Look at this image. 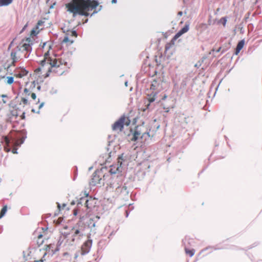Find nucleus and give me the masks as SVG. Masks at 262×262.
<instances>
[{
	"instance_id": "obj_1",
	"label": "nucleus",
	"mask_w": 262,
	"mask_h": 262,
	"mask_svg": "<svg viewBox=\"0 0 262 262\" xmlns=\"http://www.w3.org/2000/svg\"><path fill=\"white\" fill-rule=\"evenodd\" d=\"M42 51L44 52V59L41 61V68L36 69L31 75L32 81L30 87L40 90L39 83L42 81L40 74L46 71L54 72L59 75L62 74L72 66L70 59L66 54L57 55L54 53L51 44L49 42L43 43Z\"/></svg>"
},
{
	"instance_id": "obj_2",
	"label": "nucleus",
	"mask_w": 262,
	"mask_h": 262,
	"mask_svg": "<svg viewBox=\"0 0 262 262\" xmlns=\"http://www.w3.org/2000/svg\"><path fill=\"white\" fill-rule=\"evenodd\" d=\"M98 5V2L95 0H72L66 6L74 17L77 15L88 16L89 11L95 9Z\"/></svg>"
},
{
	"instance_id": "obj_3",
	"label": "nucleus",
	"mask_w": 262,
	"mask_h": 262,
	"mask_svg": "<svg viewBox=\"0 0 262 262\" xmlns=\"http://www.w3.org/2000/svg\"><path fill=\"white\" fill-rule=\"evenodd\" d=\"M32 40L30 38L23 39L17 48L12 50L11 53L12 63L15 66V63L29 56L32 50Z\"/></svg>"
},
{
	"instance_id": "obj_4",
	"label": "nucleus",
	"mask_w": 262,
	"mask_h": 262,
	"mask_svg": "<svg viewBox=\"0 0 262 262\" xmlns=\"http://www.w3.org/2000/svg\"><path fill=\"white\" fill-rule=\"evenodd\" d=\"M63 32L65 33V36L62 42L65 43L67 46L71 45L77 37V34L75 31L68 30L66 31L63 28L62 29Z\"/></svg>"
},
{
	"instance_id": "obj_5",
	"label": "nucleus",
	"mask_w": 262,
	"mask_h": 262,
	"mask_svg": "<svg viewBox=\"0 0 262 262\" xmlns=\"http://www.w3.org/2000/svg\"><path fill=\"white\" fill-rule=\"evenodd\" d=\"M130 123V121L128 117L123 116L118 121L115 122L112 128L113 130L118 132H121L124 125L128 126Z\"/></svg>"
},
{
	"instance_id": "obj_6",
	"label": "nucleus",
	"mask_w": 262,
	"mask_h": 262,
	"mask_svg": "<svg viewBox=\"0 0 262 262\" xmlns=\"http://www.w3.org/2000/svg\"><path fill=\"white\" fill-rule=\"evenodd\" d=\"M189 30V25L186 24L184 27L182 28L179 32L174 36L169 43H168L165 46V50H168L172 46L174 43V41L180 37L182 34L186 33Z\"/></svg>"
},
{
	"instance_id": "obj_7",
	"label": "nucleus",
	"mask_w": 262,
	"mask_h": 262,
	"mask_svg": "<svg viewBox=\"0 0 262 262\" xmlns=\"http://www.w3.org/2000/svg\"><path fill=\"white\" fill-rule=\"evenodd\" d=\"M189 30V25L186 24L184 27L182 28L179 32L174 36L169 43H168L165 46V50H168L172 46L174 43V41L180 37L182 34L186 33Z\"/></svg>"
},
{
	"instance_id": "obj_8",
	"label": "nucleus",
	"mask_w": 262,
	"mask_h": 262,
	"mask_svg": "<svg viewBox=\"0 0 262 262\" xmlns=\"http://www.w3.org/2000/svg\"><path fill=\"white\" fill-rule=\"evenodd\" d=\"M144 128L145 127L143 125L137 126L136 127L131 140L132 141H136L140 136H141V137H143L146 134H147L148 136H149L148 133L144 130Z\"/></svg>"
},
{
	"instance_id": "obj_9",
	"label": "nucleus",
	"mask_w": 262,
	"mask_h": 262,
	"mask_svg": "<svg viewBox=\"0 0 262 262\" xmlns=\"http://www.w3.org/2000/svg\"><path fill=\"white\" fill-rule=\"evenodd\" d=\"M72 230L74 231L73 236L78 239H81L85 236V227H81L78 228H74Z\"/></svg>"
},
{
	"instance_id": "obj_10",
	"label": "nucleus",
	"mask_w": 262,
	"mask_h": 262,
	"mask_svg": "<svg viewBox=\"0 0 262 262\" xmlns=\"http://www.w3.org/2000/svg\"><path fill=\"white\" fill-rule=\"evenodd\" d=\"M92 244V241L88 239L85 242L81 248V255H84L89 252Z\"/></svg>"
},
{
	"instance_id": "obj_11",
	"label": "nucleus",
	"mask_w": 262,
	"mask_h": 262,
	"mask_svg": "<svg viewBox=\"0 0 262 262\" xmlns=\"http://www.w3.org/2000/svg\"><path fill=\"white\" fill-rule=\"evenodd\" d=\"M28 74V71L24 68H18L15 70L14 75L16 78H21L26 76Z\"/></svg>"
},
{
	"instance_id": "obj_12",
	"label": "nucleus",
	"mask_w": 262,
	"mask_h": 262,
	"mask_svg": "<svg viewBox=\"0 0 262 262\" xmlns=\"http://www.w3.org/2000/svg\"><path fill=\"white\" fill-rule=\"evenodd\" d=\"M44 21L42 20L38 21L37 25L36 26L31 30L30 32V36H35L37 34H38L39 32L40 29H39V26H41L43 25ZM42 29H40L41 30Z\"/></svg>"
},
{
	"instance_id": "obj_13",
	"label": "nucleus",
	"mask_w": 262,
	"mask_h": 262,
	"mask_svg": "<svg viewBox=\"0 0 262 262\" xmlns=\"http://www.w3.org/2000/svg\"><path fill=\"white\" fill-rule=\"evenodd\" d=\"M9 101V98L7 95H0V110L2 109Z\"/></svg>"
},
{
	"instance_id": "obj_14",
	"label": "nucleus",
	"mask_w": 262,
	"mask_h": 262,
	"mask_svg": "<svg viewBox=\"0 0 262 262\" xmlns=\"http://www.w3.org/2000/svg\"><path fill=\"white\" fill-rule=\"evenodd\" d=\"M94 201V199L90 197L89 199L85 201L84 207H86L87 209H91L92 207H94L93 205Z\"/></svg>"
},
{
	"instance_id": "obj_15",
	"label": "nucleus",
	"mask_w": 262,
	"mask_h": 262,
	"mask_svg": "<svg viewBox=\"0 0 262 262\" xmlns=\"http://www.w3.org/2000/svg\"><path fill=\"white\" fill-rule=\"evenodd\" d=\"M157 94V92L155 91H152L151 93L147 94V99L149 102H152L156 100Z\"/></svg>"
},
{
	"instance_id": "obj_16",
	"label": "nucleus",
	"mask_w": 262,
	"mask_h": 262,
	"mask_svg": "<svg viewBox=\"0 0 262 262\" xmlns=\"http://www.w3.org/2000/svg\"><path fill=\"white\" fill-rule=\"evenodd\" d=\"M244 44H245V41L244 40H242L238 42V43L236 46V49H235V54L236 55H237L239 53V52H240V51L243 49V48L244 47Z\"/></svg>"
},
{
	"instance_id": "obj_17",
	"label": "nucleus",
	"mask_w": 262,
	"mask_h": 262,
	"mask_svg": "<svg viewBox=\"0 0 262 262\" xmlns=\"http://www.w3.org/2000/svg\"><path fill=\"white\" fill-rule=\"evenodd\" d=\"M13 0H0V7L8 6L11 4Z\"/></svg>"
},
{
	"instance_id": "obj_18",
	"label": "nucleus",
	"mask_w": 262,
	"mask_h": 262,
	"mask_svg": "<svg viewBox=\"0 0 262 262\" xmlns=\"http://www.w3.org/2000/svg\"><path fill=\"white\" fill-rule=\"evenodd\" d=\"M185 251L186 253L190 257H192L194 254L195 253V250L193 249H189L188 248H185Z\"/></svg>"
},
{
	"instance_id": "obj_19",
	"label": "nucleus",
	"mask_w": 262,
	"mask_h": 262,
	"mask_svg": "<svg viewBox=\"0 0 262 262\" xmlns=\"http://www.w3.org/2000/svg\"><path fill=\"white\" fill-rule=\"evenodd\" d=\"M24 140H25L24 137H22V138L16 140L14 143V146H20L21 144H23L24 143Z\"/></svg>"
},
{
	"instance_id": "obj_20",
	"label": "nucleus",
	"mask_w": 262,
	"mask_h": 262,
	"mask_svg": "<svg viewBox=\"0 0 262 262\" xmlns=\"http://www.w3.org/2000/svg\"><path fill=\"white\" fill-rule=\"evenodd\" d=\"M80 205L82 206L81 203V202L78 203V204L77 205V208L74 209L73 210L74 215L76 216L78 214V213H80V210L79 209V208L80 207Z\"/></svg>"
},
{
	"instance_id": "obj_21",
	"label": "nucleus",
	"mask_w": 262,
	"mask_h": 262,
	"mask_svg": "<svg viewBox=\"0 0 262 262\" xmlns=\"http://www.w3.org/2000/svg\"><path fill=\"white\" fill-rule=\"evenodd\" d=\"M32 92L30 91V90L28 88H25L24 90V93H23V95L24 96V97H26L27 98H28L29 96H31V93Z\"/></svg>"
},
{
	"instance_id": "obj_22",
	"label": "nucleus",
	"mask_w": 262,
	"mask_h": 262,
	"mask_svg": "<svg viewBox=\"0 0 262 262\" xmlns=\"http://www.w3.org/2000/svg\"><path fill=\"white\" fill-rule=\"evenodd\" d=\"M100 180L101 179H99V177L97 176L96 174L94 175L92 178L93 183H94V185H95L97 183H99Z\"/></svg>"
},
{
	"instance_id": "obj_23",
	"label": "nucleus",
	"mask_w": 262,
	"mask_h": 262,
	"mask_svg": "<svg viewBox=\"0 0 262 262\" xmlns=\"http://www.w3.org/2000/svg\"><path fill=\"white\" fill-rule=\"evenodd\" d=\"M7 210V206H4L3 208L2 209L1 212H0V218L2 217L6 213V211Z\"/></svg>"
},
{
	"instance_id": "obj_24",
	"label": "nucleus",
	"mask_w": 262,
	"mask_h": 262,
	"mask_svg": "<svg viewBox=\"0 0 262 262\" xmlns=\"http://www.w3.org/2000/svg\"><path fill=\"white\" fill-rule=\"evenodd\" d=\"M23 104L24 105H27L28 104V98L26 97H23L21 98L20 104Z\"/></svg>"
},
{
	"instance_id": "obj_25",
	"label": "nucleus",
	"mask_w": 262,
	"mask_h": 262,
	"mask_svg": "<svg viewBox=\"0 0 262 262\" xmlns=\"http://www.w3.org/2000/svg\"><path fill=\"white\" fill-rule=\"evenodd\" d=\"M14 82V78L13 77H7L6 83L9 84L13 83Z\"/></svg>"
},
{
	"instance_id": "obj_26",
	"label": "nucleus",
	"mask_w": 262,
	"mask_h": 262,
	"mask_svg": "<svg viewBox=\"0 0 262 262\" xmlns=\"http://www.w3.org/2000/svg\"><path fill=\"white\" fill-rule=\"evenodd\" d=\"M82 196H81L80 198V201H81L82 200L83 196L85 197V198L88 197L89 192L86 190H84L82 192Z\"/></svg>"
},
{
	"instance_id": "obj_27",
	"label": "nucleus",
	"mask_w": 262,
	"mask_h": 262,
	"mask_svg": "<svg viewBox=\"0 0 262 262\" xmlns=\"http://www.w3.org/2000/svg\"><path fill=\"white\" fill-rule=\"evenodd\" d=\"M220 21L222 23L223 25L225 27L227 23V18L226 17H222Z\"/></svg>"
},
{
	"instance_id": "obj_28",
	"label": "nucleus",
	"mask_w": 262,
	"mask_h": 262,
	"mask_svg": "<svg viewBox=\"0 0 262 262\" xmlns=\"http://www.w3.org/2000/svg\"><path fill=\"white\" fill-rule=\"evenodd\" d=\"M46 255V253H45L43 255V256L39 260H35L33 262H43L44 260H45V259H44V257Z\"/></svg>"
},
{
	"instance_id": "obj_29",
	"label": "nucleus",
	"mask_w": 262,
	"mask_h": 262,
	"mask_svg": "<svg viewBox=\"0 0 262 262\" xmlns=\"http://www.w3.org/2000/svg\"><path fill=\"white\" fill-rule=\"evenodd\" d=\"M206 25L205 24H201L197 27L198 29L203 28L204 27H206Z\"/></svg>"
},
{
	"instance_id": "obj_30",
	"label": "nucleus",
	"mask_w": 262,
	"mask_h": 262,
	"mask_svg": "<svg viewBox=\"0 0 262 262\" xmlns=\"http://www.w3.org/2000/svg\"><path fill=\"white\" fill-rule=\"evenodd\" d=\"M5 142H6V144H7V145H9V144L10 143V140L9 139V138L7 137H5Z\"/></svg>"
},
{
	"instance_id": "obj_31",
	"label": "nucleus",
	"mask_w": 262,
	"mask_h": 262,
	"mask_svg": "<svg viewBox=\"0 0 262 262\" xmlns=\"http://www.w3.org/2000/svg\"><path fill=\"white\" fill-rule=\"evenodd\" d=\"M156 88V85L155 84V83H152V84H151V86H150V90L151 91H152V90L154 91V90H155V89H156V88Z\"/></svg>"
},
{
	"instance_id": "obj_32",
	"label": "nucleus",
	"mask_w": 262,
	"mask_h": 262,
	"mask_svg": "<svg viewBox=\"0 0 262 262\" xmlns=\"http://www.w3.org/2000/svg\"><path fill=\"white\" fill-rule=\"evenodd\" d=\"M31 97L33 100H35L36 98V94L32 92L31 95Z\"/></svg>"
},
{
	"instance_id": "obj_33",
	"label": "nucleus",
	"mask_w": 262,
	"mask_h": 262,
	"mask_svg": "<svg viewBox=\"0 0 262 262\" xmlns=\"http://www.w3.org/2000/svg\"><path fill=\"white\" fill-rule=\"evenodd\" d=\"M16 146H15L12 150V152L13 154H17V148H16Z\"/></svg>"
},
{
	"instance_id": "obj_34",
	"label": "nucleus",
	"mask_w": 262,
	"mask_h": 262,
	"mask_svg": "<svg viewBox=\"0 0 262 262\" xmlns=\"http://www.w3.org/2000/svg\"><path fill=\"white\" fill-rule=\"evenodd\" d=\"M42 237V235L41 234H40L38 236V241H37V243L39 244V240Z\"/></svg>"
},
{
	"instance_id": "obj_35",
	"label": "nucleus",
	"mask_w": 262,
	"mask_h": 262,
	"mask_svg": "<svg viewBox=\"0 0 262 262\" xmlns=\"http://www.w3.org/2000/svg\"><path fill=\"white\" fill-rule=\"evenodd\" d=\"M20 117L22 119H24L25 118V113H23L21 115Z\"/></svg>"
},
{
	"instance_id": "obj_36",
	"label": "nucleus",
	"mask_w": 262,
	"mask_h": 262,
	"mask_svg": "<svg viewBox=\"0 0 262 262\" xmlns=\"http://www.w3.org/2000/svg\"><path fill=\"white\" fill-rule=\"evenodd\" d=\"M183 14V12L182 11H179L178 13V15L180 16H182Z\"/></svg>"
},
{
	"instance_id": "obj_37",
	"label": "nucleus",
	"mask_w": 262,
	"mask_h": 262,
	"mask_svg": "<svg viewBox=\"0 0 262 262\" xmlns=\"http://www.w3.org/2000/svg\"><path fill=\"white\" fill-rule=\"evenodd\" d=\"M43 105V103H41L39 104V106H38L39 109H40L41 107H42Z\"/></svg>"
},
{
	"instance_id": "obj_38",
	"label": "nucleus",
	"mask_w": 262,
	"mask_h": 262,
	"mask_svg": "<svg viewBox=\"0 0 262 262\" xmlns=\"http://www.w3.org/2000/svg\"><path fill=\"white\" fill-rule=\"evenodd\" d=\"M10 148H7V147H5V150L6 151V152H9L10 151Z\"/></svg>"
},
{
	"instance_id": "obj_39",
	"label": "nucleus",
	"mask_w": 262,
	"mask_h": 262,
	"mask_svg": "<svg viewBox=\"0 0 262 262\" xmlns=\"http://www.w3.org/2000/svg\"><path fill=\"white\" fill-rule=\"evenodd\" d=\"M57 206H58V209L60 210V205L59 203L57 204Z\"/></svg>"
},
{
	"instance_id": "obj_40",
	"label": "nucleus",
	"mask_w": 262,
	"mask_h": 262,
	"mask_svg": "<svg viewBox=\"0 0 262 262\" xmlns=\"http://www.w3.org/2000/svg\"><path fill=\"white\" fill-rule=\"evenodd\" d=\"M112 3H116L117 2V0H112Z\"/></svg>"
},
{
	"instance_id": "obj_41",
	"label": "nucleus",
	"mask_w": 262,
	"mask_h": 262,
	"mask_svg": "<svg viewBox=\"0 0 262 262\" xmlns=\"http://www.w3.org/2000/svg\"><path fill=\"white\" fill-rule=\"evenodd\" d=\"M51 246V245H48L47 246V247L46 248V250H48V248H50V247Z\"/></svg>"
},
{
	"instance_id": "obj_42",
	"label": "nucleus",
	"mask_w": 262,
	"mask_h": 262,
	"mask_svg": "<svg viewBox=\"0 0 262 262\" xmlns=\"http://www.w3.org/2000/svg\"><path fill=\"white\" fill-rule=\"evenodd\" d=\"M27 26V25H26L24 26V28H23V30H24L25 28H26Z\"/></svg>"
},
{
	"instance_id": "obj_43",
	"label": "nucleus",
	"mask_w": 262,
	"mask_h": 262,
	"mask_svg": "<svg viewBox=\"0 0 262 262\" xmlns=\"http://www.w3.org/2000/svg\"><path fill=\"white\" fill-rule=\"evenodd\" d=\"M120 159H121L120 158L118 159V163H120Z\"/></svg>"
},
{
	"instance_id": "obj_44",
	"label": "nucleus",
	"mask_w": 262,
	"mask_h": 262,
	"mask_svg": "<svg viewBox=\"0 0 262 262\" xmlns=\"http://www.w3.org/2000/svg\"><path fill=\"white\" fill-rule=\"evenodd\" d=\"M65 206H66V204H63L62 205V207H65Z\"/></svg>"
},
{
	"instance_id": "obj_45",
	"label": "nucleus",
	"mask_w": 262,
	"mask_h": 262,
	"mask_svg": "<svg viewBox=\"0 0 262 262\" xmlns=\"http://www.w3.org/2000/svg\"><path fill=\"white\" fill-rule=\"evenodd\" d=\"M32 112H35V110H34V109H32Z\"/></svg>"
},
{
	"instance_id": "obj_46",
	"label": "nucleus",
	"mask_w": 262,
	"mask_h": 262,
	"mask_svg": "<svg viewBox=\"0 0 262 262\" xmlns=\"http://www.w3.org/2000/svg\"><path fill=\"white\" fill-rule=\"evenodd\" d=\"M46 77H47V76H48V75H49L48 74H46Z\"/></svg>"
},
{
	"instance_id": "obj_47",
	"label": "nucleus",
	"mask_w": 262,
	"mask_h": 262,
	"mask_svg": "<svg viewBox=\"0 0 262 262\" xmlns=\"http://www.w3.org/2000/svg\"><path fill=\"white\" fill-rule=\"evenodd\" d=\"M30 83L29 82L27 83V85H29Z\"/></svg>"
}]
</instances>
